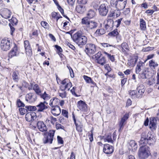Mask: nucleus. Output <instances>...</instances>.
I'll return each mask as SVG.
<instances>
[{"mask_svg":"<svg viewBox=\"0 0 159 159\" xmlns=\"http://www.w3.org/2000/svg\"><path fill=\"white\" fill-rule=\"evenodd\" d=\"M51 112L54 116H57L60 114L61 109L59 106L52 107Z\"/></svg>","mask_w":159,"mask_h":159,"instance_id":"nucleus-22","label":"nucleus"},{"mask_svg":"<svg viewBox=\"0 0 159 159\" xmlns=\"http://www.w3.org/2000/svg\"><path fill=\"white\" fill-rule=\"evenodd\" d=\"M154 138V136L151 134V133L148 132L146 135L147 141H148L149 140L152 139V138L153 139Z\"/></svg>","mask_w":159,"mask_h":159,"instance_id":"nucleus-49","label":"nucleus"},{"mask_svg":"<svg viewBox=\"0 0 159 159\" xmlns=\"http://www.w3.org/2000/svg\"><path fill=\"white\" fill-rule=\"evenodd\" d=\"M73 41L79 46H83L87 43V37L82 35L81 31H78L71 36Z\"/></svg>","mask_w":159,"mask_h":159,"instance_id":"nucleus-1","label":"nucleus"},{"mask_svg":"<svg viewBox=\"0 0 159 159\" xmlns=\"http://www.w3.org/2000/svg\"><path fill=\"white\" fill-rule=\"evenodd\" d=\"M83 78L87 83H91L93 84H95V83L92 80L91 78L86 75H84Z\"/></svg>","mask_w":159,"mask_h":159,"instance_id":"nucleus-37","label":"nucleus"},{"mask_svg":"<svg viewBox=\"0 0 159 159\" xmlns=\"http://www.w3.org/2000/svg\"><path fill=\"white\" fill-rule=\"evenodd\" d=\"M129 143V149H131L133 151H135L138 148L137 144L135 142L134 140H132L130 141Z\"/></svg>","mask_w":159,"mask_h":159,"instance_id":"nucleus-25","label":"nucleus"},{"mask_svg":"<svg viewBox=\"0 0 159 159\" xmlns=\"http://www.w3.org/2000/svg\"><path fill=\"white\" fill-rule=\"evenodd\" d=\"M55 132V130H50L48 132L44 133V137L43 139L44 143H49L51 144L52 143Z\"/></svg>","mask_w":159,"mask_h":159,"instance_id":"nucleus-4","label":"nucleus"},{"mask_svg":"<svg viewBox=\"0 0 159 159\" xmlns=\"http://www.w3.org/2000/svg\"><path fill=\"white\" fill-rule=\"evenodd\" d=\"M105 33V31L104 29H100L97 30L95 34L98 35H101Z\"/></svg>","mask_w":159,"mask_h":159,"instance_id":"nucleus-42","label":"nucleus"},{"mask_svg":"<svg viewBox=\"0 0 159 159\" xmlns=\"http://www.w3.org/2000/svg\"><path fill=\"white\" fill-rule=\"evenodd\" d=\"M138 98H141L145 91V86L142 84L139 85L137 88Z\"/></svg>","mask_w":159,"mask_h":159,"instance_id":"nucleus-12","label":"nucleus"},{"mask_svg":"<svg viewBox=\"0 0 159 159\" xmlns=\"http://www.w3.org/2000/svg\"><path fill=\"white\" fill-rule=\"evenodd\" d=\"M12 45V42L8 38H3L1 41L0 48L1 50L3 51H7L9 50Z\"/></svg>","mask_w":159,"mask_h":159,"instance_id":"nucleus-3","label":"nucleus"},{"mask_svg":"<svg viewBox=\"0 0 159 159\" xmlns=\"http://www.w3.org/2000/svg\"><path fill=\"white\" fill-rule=\"evenodd\" d=\"M59 14H58V13L56 12H53L51 14V16L52 18L55 19L57 16H59Z\"/></svg>","mask_w":159,"mask_h":159,"instance_id":"nucleus-61","label":"nucleus"},{"mask_svg":"<svg viewBox=\"0 0 159 159\" xmlns=\"http://www.w3.org/2000/svg\"><path fill=\"white\" fill-rule=\"evenodd\" d=\"M57 5L58 7V10L60 11L63 16L67 18L68 19H69V18L66 16L64 15V10L61 8V7L59 5L58 3H57Z\"/></svg>","mask_w":159,"mask_h":159,"instance_id":"nucleus-46","label":"nucleus"},{"mask_svg":"<svg viewBox=\"0 0 159 159\" xmlns=\"http://www.w3.org/2000/svg\"><path fill=\"white\" fill-rule=\"evenodd\" d=\"M116 39L117 43H120L122 40V37L119 34L116 36Z\"/></svg>","mask_w":159,"mask_h":159,"instance_id":"nucleus-62","label":"nucleus"},{"mask_svg":"<svg viewBox=\"0 0 159 159\" xmlns=\"http://www.w3.org/2000/svg\"><path fill=\"white\" fill-rule=\"evenodd\" d=\"M25 107L30 111H35L37 110L36 106H26Z\"/></svg>","mask_w":159,"mask_h":159,"instance_id":"nucleus-45","label":"nucleus"},{"mask_svg":"<svg viewBox=\"0 0 159 159\" xmlns=\"http://www.w3.org/2000/svg\"><path fill=\"white\" fill-rule=\"evenodd\" d=\"M113 151V147L112 146L108 144L104 145L103 151L105 153L107 154H110L112 153Z\"/></svg>","mask_w":159,"mask_h":159,"instance_id":"nucleus-15","label":"nucleus"},{"mask_svg":"<svg viewBox=\"0 0 159 159\" xmlns=\"http://www.w3.org/2000/svg\"><path fill=\"white\" fill-rule=\"evenodd\" d=\"M11 22L12 24L16 25L17 23V19L14 17H12L11 19Z\"/></svg>","mask_w":159,"mask_h":159,"instance_id":"nucleus-56","label":"nucleus"},{"mask_svg":"<svg viewBox=\"0 0 159 159\" xmlns=\"http://www.w3.org/2000/svg\"><path fill=\"white\" fill-rule=\"evenodd\" d=\"M150 155L149 148L146 146H141L138 152V155L140 159H146Z\"/></svg>","mask_w":159,"mask_h":159,"instance_id":"nucleus-2","label":"nucleus"},{"mask_svg":"<svg viewBox=\"0 0 159 159\" xmlns=\"http://www.w3.org/2000/svg\"><path fill=\"white\" fill-rule=\"evenodd\" d=\"M116 5L119 9L123 10L125 7L126 2H116Z\"/></svg>","mask_w":159,"mask_h":159,"instance_id":"nucleus-30","label":"nucleus"},{"mask_svg":"<svg viewBox=\"0 0 159 159\" xmlns=\"http://www.w3.org/2000/svg\"><path fill=\"white\" fill-rule=\"evenodd\" d=\"M40 95V97L43 98L45 101H44L48 100L51 97L50 95L47 94L45 92L43 94L41 93Z\"/></svg>","mask_w":159,"mask_h":159,"instance_id":"nucleus-33","label":"nucleus"},{"mask_svg":"<svg viewBox=\"0 0 159 159\" xmlns=\"http://www.w3.org/2000/svg\"><path fill=\"white\" fill-rule=\"evenodd\" d=\"M55 47L57 51V53L60 55V54H61V53L62 52V48L60 46L57 45H55Z\"/></svg>","mask_w":159,"mask_h":159,"instance_id":"nucleus-50","label":"nucleus"},{"mask_svg":"<svg viewBox=\"0 0 159 159\" xmlns=\"http://www.w3.org/2000/svg\"><path fill=\"white\" fill-rule=\"evenodd\" d=\"M155 138L153 139L152 138V139L147 141V143L149 145H151L153 144L155 142Z\"/></svg>","mask_w":159,"mask_h":159,"instance_id":"nucleus-52","label":"nucleus"},{"mask_svg":"<svg viewBox=\"0 0 159 159\" xmlns=\"http://www.w3.org/2000/svg\"><path fill=\"white\" fill-rule=\"evenodd\" d=\"M12 78L14 81L16 82H18L19 79V72L17 70H15L13 72Z\"/></svg>","mask_w":159,"mask_h":159,"instance_id":"nucleus-26","label":"nucleus"},{"mask_svg":"<svg viewBox=\"0 0 159 159\" xmlns=\"http://www.w3.org/2000/svg\"><path fill=\"white\" fill-rule=\"evenodd\" d=\"M37 125L38 128L40 131L43 132L47 130V128L43 121H38L37 123Z\"/></svg>","mask_w":159,"mask_h":159,"instance_id":"nucleus-16","label":"nucleus"},{"mask_svg":"<svg viewBox=\"0 0 159 159\" xmlns=\"http://www.w3.org/2000/svg\"><path fill=\"white\" fill-rule=\"evenodd\" d=\"M2 12V16L5 19H7L10 17L11 12L8 9L4 8L1 10Z\"/></svg>","mask_w":159,"mask_h":159,"instance_id":"nucleus-21","label":"nucleus"},{"mask_svg":"<svg viewBox=\"0 0 159 159\" xmlns=\"http://www.w3.org/2000/svg\"><path fill=\"white\" fill-rule=\"evenodd\" d=\"M36 118V114L34 112H30L27 113L25 115L26 120L30 122L34 120Z\"/></svg>","mask_w":159,"mask_h":159,"instance_id":"nucleus-14","label":"nucleus"},{"mask_svg":"<svg viewBox=\"0 0 159 159\" xmlns=\"http://www.w3.org/2000/svg\"><path fill=\"white\" fill-rule=\"evenodd\" d=\"M61 83L62 84V87L64 88V90L67 89L69 90L72 85L70 80L68 79H64L62 81Z\"/></svg>","mask_w":159,"mask_h":159,"instance_id":"nucleus-9","label":"nucleus"},{"mask_svg":"<svg viewBox=\"0 0 159 159\" xmlns=\"http://www.w3.org/2000/svg\"><path fill=\"white\" fill-rule=\"evenodd\" d=\"M139 145L141 146H145V144L147 143L146 140V133L145 132L142 133L141 134V137L140 140L139 142Z\"/></svg>","mask_w":159,"mask_h":159,"instance_id":"nucleus-23","label":"nucleus"},{"mask_svg":"<svg viewBox=\"0 0 159 159\" xmlns=\"http://www.w3.org/2000/svg\"><path fill=\"white\" fill-rule=\"evenodd\" d=\"M101 55V52H98L97 54L95 55V58L97 60L99 59Z\"/></svg>","mask_w":159,"mask_h":159,"instance_id":"nucleus-64","label":"nucleus"},{"mask_svg":"<svg viewBox=\"0 0 159 159\" xmlns=\"http://www.w3.org/2000/svg\"><path fill=\"white\" fill-rule=\"evenodd\" d=\"M36 100V96L34 93H29L25 96V100L29 103L34 102Z\"/></svg>","mask_w":159,"mask_h":159,"instance_id":"nucleus-10","label":"nucleus"},{"mask_svg":"<svg viewBox=\"0 0 159 159\" xmlns=\"http://www.w3.org/2000/svg\"><path fill=\"white\" fill-rule=\"evenodd\" d=\"M139 24L140 29L142 30H145L146 29V24L145 21L143 19H140Z\"/></svg>","mask_w":159,"mask_h":159,"instance_id":"nucleus-32","label":"nucleus"},{"mask_svg":"<svg viewBox=\"0 0 159 159\" xmlns=\"http://www.w3.org/2000/svg\"><path fill=\"white\" fill-rule=\"evenodd\" d=\"M50 119L51 120V122L53 124H54L55 122L57 120L56 118L53 117L52 116H51L50 117Z\"/></svg>","mask_w":159,"mask_h":159,"instance_id":"nucleus-63","label":"nucleus"},{"mask_svg":"<svg viewBox=\"0 0 159 159\" xmlns=\"http://www.w3.org/2000/svg\"><path fill=\"white\" fill-rule=\"evenodd\" d=\"M17 105L18 107H24L25 106L24 104L20 99L17 101Z\"/></svg>","mask_w":159,"mask_h":159,"instance_id":"nucleus-47","label":"nucleus"},{"mask_svg":"<svg viewBox=\"0 0 159 159\" xmlns=\"http://www.w3.org/2000/svg\"><path fill=\"white\" fill-rule=\"evenodd\" d=\"M98 26V24L94 21H90L88 24L87 28L89 29H93L96 28Z\"/></svg>","mask_w":159,"mask_h":159,"instance_id":"nucleus-28","label":"nucleus"},{"mask_svg":"<svg viewBox=\"0 0 159 159\" xmlns=\"http://www.w3.org/2000/svg\"><path fill=\"white\" fill-rule=\"evenodd\" d=\"M104 53L106 55L107 57L112 62L114 61L115 60L114 56L111 55L110 54L107 53L106 52H104Z\"/></svg>","mask_w":159,"mask_h":159,"instance_id":"nucleus-44","label":"nucleus"},{"mask_svg":"<svg viewBox=\"0 0 159 159\" xmlns=\"http://www.w3.org/2000/svg\"><path fill=\"white\" fill-rule=\"evenodd\" d=\"M113 23L114 22L112 19H110L108 17L105 20L103 25H104L106 29L108 31L111 30L113 27Z\"/></svg>","mask_w":159,"mask_h":159,"instance_id":"nucleus-7","label":"nucleus"},{"mask_svg":"<svg viewBox=\"0 0 159 159\" xmlns=\"http://www.w3.org/2000/svg\"><path fill=\"white\" fill-rule=\"evenodd\" d=\"M148 72V68H145L144 69L143 71H142L141 73L139 74L140 77L143 79H146L147 78V74Z\"/></svg>","mask_w":159,"mask_h":159,"instance_id":"nucleus-29","label":"nucleus"},{"mask_svg":"<svg viewBox=\"0 0 159 159\" xmlns=\"http://www.w3.org/2000/svg\"><path fill=\"white\" fill-rule=\"evenodd\" d=\"M157 121L154 117H151L150 118L149 128L150 129H155L157 127Z\"/></svg>","mask_w":159,"mask_h":159,"instance_id":"nucleus-24","label":"nucleus"},{"mask_svg":"<svg viewBox=\"0 0 159 159\" xmlns=\"http://www.w3.org/2000/svg\"><path fill=\"white\" fill-rule=\"evenodd\" d=\"M111 136V134H108L107 135H106L105 138L104 139V141H107L108 143H113V141L112 140Z\"/></svg>","mask_w":159,"mask_h":159,"instance_id":"nucleus-35","label":"nucleus"},{"mask_svg":"<svg viewBox=\"0 0 159 159\" xmlns=\"http://www.w3.org/2000/svg\"><path fill=\"white\" fill-rule=\"evenodd\" d=\"M59 121L60 122L63 124H65L66 123V120L63 117H60Z\"/></svg>","mask_w":159,"mask_h":159,"instance_id":"nucleus-58","label":"nucleus"},{"mask_svg":"<svg viewBox=\"0 0 159 159\" xmlns=\"http://www.w3.org/2000/svg\"><path fill=\"white\" fill-rule=\"evenodd\" d=\"M121 47L122 48V51L123 52L125 51V50H128L129 46L127 43L124 42L121 45Z\"/></svg>","mask_w":159,"mask_h":159,"instance_id":"nucleus-39","label":"nucleus"},{"mask_svg":"<svg viewBox=\"0 0 159 159\" xmlns=\"http://www.w3.org/2000/svg\"><path fill=\"white\" fill-rule=\"evenodd\" d=\"M145 62H143L140 61L137 64V66L135 69L136 73L137 74H139L141 71H143L145 68Z\"/></svg>","mask_w":159,"mask_h":159,"instance_id":"nucleus-11","label":"nucleus"},{"mask_svg":"<svg viewBox=\"0 0 159 159\" xmlns=\"http://www.w3.org/2000/svg\"><path fill=\"white\" fill-rule=\"evenodd\" d=\"M83 125H76V128L77 130L79 132H81L82 131Z\"/></svg>","mask_w":159,"mask_h":159,"instance_id":"nucleus-48","label":"nucleus"},{"mask_svg":"<svg viewBox=\"0 0 159 159\" xmlns=\"http://www.w3.org/2000/svg\"><path fill=\"white\" fill-rule=\"evenodd\" d=\"M77 105L78 108L82 112H85L88 111L87 105L83 101H78Z\"/></svg>","mask_w":159,"mask_h":159,"instance_id":"nucleus-6","label":"nucleus"},{"mask_svg":"<svg viewBox=\"0 0 159 159\" xmlns=\"http://www.w3.org/2000/svg\"><path fill=\"white\" fill-rule=\"evenodd\" d=\"M41 25L43 27L45 28H47L48 27V24L44 21H42L41 22Z\"/></svg>","mask_w":159,"mask_h":159,"instance_id":"nucleus-57","label":"nucleus"},{"mask_svg":"<svg viewBox=\"0 0 159 159\" xmlns=\"http://www.w3.org/2000/svg\"><path fill=\"white\" fill-rule=\"evenodd\" d=\"M56 127L57 129H64V127L63 126L57 123L56 124Z\"/></svg>","mask_w":159,"mask_h":159,"instance_id":"nucleus-55","label":"nucleus"},{"mask_svg":"<svg viewBox=\"0 0 159 159\" xmlns=\"http://www.w3.org/2000/svg\"><path fill=\"white\" fill-rule=\"evenodd\" d=\"M33 89L37 94L40 95L41 93V90L38 84H35L33 87Z\"/></svg>","mask_w":159,"mask_h":159,"instance_id":"nucleus-34","label":"nucleus"},{"mask_svg":"<svg viewBox=\"0 0 159 159\" xmlns=\"http://www.w3.org/2000/svg\"><path fill=\"white\" fill-rule=\"evenodd\" d=\"M108 34L111 36H116L119 34V33L117 31V29H115L113 31L109 33Z\"/></svg>","mask_w":159,"mask_h":159,"instance_id":"nucleus-43","label":"nucleus"},{"mask_svg":"<svg viewBox=\"0 0 159 159\" xmlns=\"http://www.w3.org/2000/svg\"><path fill=\"white\" fill-rule=\"evenodd\" d=\"M95 15V12L92 10H89L87 14V17L89 18V19L92 18L94 17Z\"/></svg>","mask_w":159,"mask_h":159,"instance_id":"nucleus-36","label":"nucleus"},{"mask_svg":"<svg viewBox=\"0 0 159 159\" xmlns=\"http://www.w3.org/2000/svg\"><path fill=\"white\" fill-rule=\"evenodd\" d=\"M60 102V100L56 98L53 97L51 99L49 102V105L51 107L58 106Z\"/></svg>","mask_w":159,"mask_h":159,"instance_id":"nucleus-18","label":"nucleus"},{"mask_svg":"<svg viewBox=\"0 0 159 159\" xmlns=\"http://www.w3.org/2000/svg\"><path fill=\"white\" fill-rule=\"evenodd\" d=\"M89 18L87 17H85L82 20L81 23L83 24L86 25L87 27L88 24H89L90 21L89 20Z\"/></svg>","mask_w":159,"mask_h":159,"instance_id":"nucleus-40","label":"nucleus"},{"mask_svg":"<svg viewBox=\"0 0 159 159\" xmlns=\"http://www.w3.org/2000/svg\"><path fill=\"white\" fill-rule=\"evenodd\" d=\"M129 118V114H125L121 119L119 123L120 130H122L123 129L124 125L125 124V121Z\"/></svg>","mask_w":159,"mask_h":159,"instance_id":"nucleus-20","label":"nucleus"},{"mask_svg":"<svg viewBox=\"0 0 159 159\" xmlns=\"http://www.w3.org/2000/svg\"><path fill=\"white\" fill-rule=\"evenodd\" d=\"M101 45L104 47H115V46L110 45L107 43H101Z\"/></svg>","mask_w":159,"mask_h":159,"instance_id":"nucleus-59","label":"nucleus"},{"mask_svg":"<svg viewBox=\"0 0 159 159\" xmlns=\"http://www.w3.org/2000/svg\"><path fill=\"white\" fill-rule=\"evenodd\" d=\"M76 9L78 13H82L85 11V8L84 5H80L77 6Z\"/></svg>","mask_w":159,"mask_h":159,"instance_id":"nucleus-31","label":"nucleus"},{"mask_svg":"<svg viewBox=\"0 0 159 159\" xmlns=\"http://www.w3.org/2000/svg\"><path fill=\"white\" fill-rule=\"evenodd\" d=\"M48 104L46 101L40 102L39 104L36 106L37 111L38 112H41L48 108V107L45 105Z\"/></svg>","mask_w":159,"mask_h":159,"instance_id":"nucleus-17","label":"nucleus"},{"mask_svg":"<svg viewBox=\"0 0 159 159\" xmlns=\"http://www.w3.org/2000/svg\"><path fill=\"white\" fill-rule=\"evenodd\" d=\"M113 13L114 17H118L120 15V11L117 10H115Z\"/></svg>","mask_w":159,"mask_h":159,"instance_id":"nucleus-54","label":"nucleus"},{"mask_svg":"<svg viewBox=\"0 0 159 159\" xmlns=\"http://www.w3.org/2000/svg\"><path fill=\"white\" fill-rule=\"evenodd\" d=\"M57 139L58 143L61 144H63V141L61 137L59 136H58L57 137Z\"/></svg>","mask_w":159,"mask_h":159,"instance_id":"nucleus-60","label":"nucleus"},{"mask_svg":"<svg viewBox=\"0 0 159 159\" xmlns=\"http://www.w3.org/2000/svg\"><path fill=\"white\" fill-rule=\"evenodd\" d=\"M19 111L20 112V114L21 115H24L25 112L27 111L26 109L24 108H20L19 109Z\"/></svg>","mask_w":159,"mask_h":159,"instance_id":"nucleus-53","label":"nucleus"},{"mask_svg":"<svg viewBox=\"0 0 159 159\" xmlns=\"http://www.w3.org/2000/svg\"><path fill=\"white\" fill-rule=\"evenodd\" d=\"M149 66L152 69H155L158 66L157 63L155 60H151L149 62Z\"/></svg>","mask_w":159,"mask_h":159,"instance_id":"nucleus-27","label":"nucleus"},{"mask_svg":"<svg viewBox=\"0 0 159 159\" xmlns=\"http://www.w3.org/2000/svg\"><path fill=\"white\" fill-rule=\"evenodd\" d=\"M24 45L26 54L28 56H31L32 54V50L29 41L27 40L25 41Z\"/></svg>","mask_w":159,"mask_h":159,"instance_id":"nucleus-19","label":"nucleus"},{"mask_svg":"<svg viewBox=\"0 0 159 159\" xmlns=\"http://www.w3.org/2000/svg\"><path fill=\"white\" fill-rule=\"evenodd\" d=\"M61 114L62 115L66 117V118H68V112L66 110L62 109Z\"/></svg>","mask_w":159,"mask_h":159,"instance_id":"nucleus-51","label":"nucleus"},{"mask_svg":"<svg viewBox=\"0 0 159 159\" xmlns=\"http://www.w3.org/2000/svg\"><path fill=\"white\" fill-rule=\"evenodd\" d=\"M108 11V7L107 5L104 4L101 5L99 9V14L103 16H106Z\"/></svg>","mask_w":159,"mask_h":159,"instance_id":"nucleus-8","label":"nucleus"},{"mask_svg":"<svg viewBox=\"0 0 159 159\" xmlns=\"http://www.w3.org/2000/svg\"><path fill=\"white\" fill-rule=\"evenodd\" d=\"M19 53V51L17 46L15 44L14 46L12 48L9 53V56L10 57H12L14 56H17Z\"/></svg>","mask_w":159,"mask_h":159,"instance_id":"nucleus-13","label":"nucleus"},{"mask_svg":"<svg viewBox=\"0 0 159 159\" xmlns=\"http://www.w3.org/2000/svg\"><path fill=\"white\" fill-rule=\"evenodd\" d=\"M129 93L131 97L133 98H138L137 96L138 94L136 90H131L130 91H129Z\"/></svg>","mask_w":159,"mask_h":159,"instance_id":"nucleus-38","label":"nucleus"},{"mask_svg":"<svg viewBox=\"0 0 159 159\" xmlns=\"http://www.w3.org/2000/svg\"><path fill=\"white\" fill-rule=\"evenodd\" d=\"M85 52L88 55L94 54L96 52V46L91 43H89L85 46Z\"/></svg>","mask_w":159,"mask_h":159,"instance_id":"nucleus-5","label":"nucleus"},{"mask_svg":"<svg viewBox=\"0 0 159 159\" xmlns=\"http://www.w3.org/2000/svg\"><path fill=\"white\" fill-rule=\"evenodd\" d=\"M97 60L98 63L102 65H104L106 62V60L104 57H102L101 58H99Z\"/></svg>","mask_w":159,"mask_h":159,"instance_id":"nucleus-41","label":"nucleus"}]
</instances>
